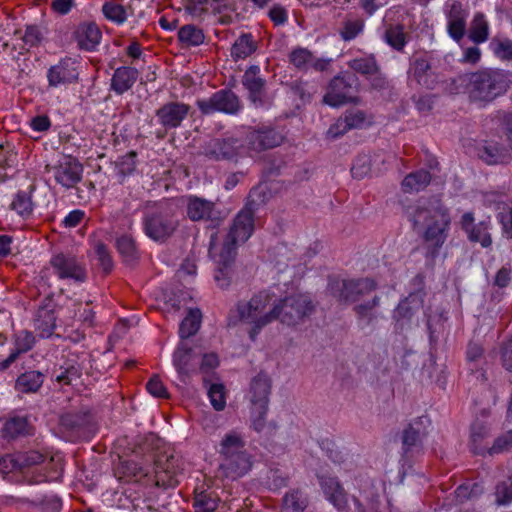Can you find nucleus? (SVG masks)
<instances>
[{"mask_svg": "<svg viewBox=\"0 0 512 512\" xmlns=\"http://www.w3.org/2000/svg\"><path fill=\"white\" fill-rule=\"evenodd\" d=\"M146 388L147 391L154 397L163 398L168 396L165 386L163 385L162 381L157 377L151 378L148 381Z\"/></svg>", "mask_w": 512, "mask_h": 512, "instance_id": "54", "label": "nucleus"}, {"mask_svg": "<svg viewBox=\"0 0 512 512\" xmlns=\"http://www.w3.org/2000/svg\"><path fill=\"white\" fill-rule=\"evenodd\" d=\"M271 296L261 292L249 301L240 302L237 312L241 321L249 325V337L255 340L261 330L279 319L286 325H295L313 310L308 295L297 294L271 303Z\"/></svg>", "mask_w": 512, "mask_h": 512, "instance_id": "1", "label": "nucleus"}, {"mask_svg": "<svg viewBox=\"0 0 512 512\" xmlns=\"http://www.w3.org/2000/svg\"><path fill=\"white\" fill-rule=\"evenodd\" d=\"M260 68L251 66L243 75V85L249 92L250 100L255 106L263 104V87L264 80L259 76Z\"/></svg>", "mask_w": 512, "mask_h": 512, "instance_id": "19", "label": "nucleus"}, {"mask_svg": "<svg viewBox=\"0 0 512 512\" xmlns=\"http://www.w3.org/2000/svg\"><path fill=\"white\" fill-rule=\"evenodd\" d=\"M502 363L504 368L512 376V338L509 339L503 347L502 351Z\"/></svg>", "mask_w": 512, "mask_h": 512, "instance_id": "64", "label": "nucleus"}, {"mask_svg": "<svg viewBox=\"0 0 512 512\" xmlns=\"http://www.w3.org/2000/svg\"><path fill=\"white\" fill-rule=\"evenodd\" d=\"M199 109L205 113L223 112L227 114H235L240 109L238 97L231 91H219L209 99H201L197 101Z\"/></svg>", "mask_w": 512, "mask_h": 512, "instance_id": "8", "label": "nucleus"}, {"mask_svg": "<svg viewBox=\"0 0 512 512\" xmlns=\"http://www.w3.org/2000/svg\"><path fill=\"white\" fill-rule=\"evenodd\" d=\"M250 143L256 151L280 145L282 136L274 130L257 131L250 135Z\"/></svg>", "mask_w": 512, "mask_h": 512, "instance_id": "26", "label": "nucleus"}, {"mask_svg": "<svg viewBox=\"0 0 512 512\" xmlns=\"http://www.w3.org/2000/svg\"><path fill=\"white\" fill-rule=\"evenodd\" d=\"M291 63L300 69H307L315 66L317 69H323L324 65L320 62H314V57L310 51L304 48H298L290 54Z\"/></svg>", "mask_w": 512, "mask_h": 512, "instance_id": "34", "label": "nucleus"}, {"mask_svg": "<svg viewBox=\"0 0 512 512\" xmlns=\"http://www.w3.org/2000/svg\"><path fill=\"white\" fill-rule=\"evenodd\" d=\"M136 154L131 152L120 157L116 162V168L119 174L126 176L131 174L136 166Z\"/></svg>", "mask_w": 512, "mask_h": 512, "instance_id": "49", "label": "nucleus"}, {"mask_svg": "<svg viewBox=\"0 0 512 512\" xmlns=\"http://www.w3.org/2000/svg\"><path fill=\"white\" fill-rule=\"evenodd\" d=\"M34 328L42 338L52 336L56 328V316L53 308L46 305L37 310L34 319Z\"/></svg>", "mask_w": 512, "mask_h": 512, "instance_id": "22", "label": "nucleus"}, {"mask_svg": "<svg viewBox=\"0 0 512 512\" xmlns=\"http://www.w3.org/2000/svg\"><path fill=\"white\" fill-rule=\"evenodd\" d=\"M469 38L475 44H481L489 38V23L482 13H476L471 22Z\"/></svg>", "mask_w": 512, "mask_h": 512, "instance_id": "29", "label": "nucleus"}, {"mask_svg": "<svg viewBox=\"0 0 512 512\" xmlns=\"http://www.w3.org/2000/svg\"><path fill=\"white\" fill-rule=\"evenodd\" d=\"M74 306L78 307V310L75 311L73 315L74 318H78L79 320L88 324H91L93 322L94 314L92 309L89 307L88 303H86L85 305L74 304Z\"/></svg>", "mask_w": 512, "mask_h": 512, "instance_id": "57", "label": "nucleus"}, {"mask_svg": "<svg viewBox=\"0 0 512 512\" xmlns=\"http://www.w3.org/2000/svg\"><path fill=\"white\" fill-rule=\"evenodd\" d=\"M51 126L50 119L46 115H39L31 119L30 127L37 132L47 131Z\"/></svg>", "mask_w": 512, "mask_h": 512, "instance_id": "62", "label": "nucleus"}, {"mask_svg": "<svg viewBox=\"0 0 512 512\" xmlns=\"http://www.w3.org/2000/svg\"><path fill=\"white\" fill-rule=\"evenodd\" d=\"M457 81L465 87L469 98L477 103H488L507 89L506 76L502 71L486 69L464 74Z\"/></svg>", "mask_w": 512, "mask_h": 512, "instance_id": "5", "label": "nucleus"}, {"mask_svg": "<svg viewBox=\"0 0 512 512\" xmlns=\"http://www.w3.org/2000/svg\"><path fill=\"white\" fill-rule=\"evenodd\" d=\"M102 13L108 21L116 25L124 24L128 17L125 7L115 1H106L102 5Z\"/></svg>", "mask_w": 512, "mask_h": 512, "instance_id": "33", "label": "nucleus"}, {"mask_svg": "<svg viewBox=\"0 0 512 512\" xmlns=\"http://www.w3.org/2000/svg\"><path fill=\"white\" fill-rule=\"evenodd\" d=\"M384 38L387 44L397 50H401L405 45V34L400 26H393L387 29Z\"/></svg>", "mask_w": 512, "mask_h": 512, "instance_id": "47", "label": "nucleus"}, {"mask_svg": "<svg viewBox=\"0 0 512 512\" xmlns=\"http://www.w3.org/2000/svg\"><path fill=\"white\" fill-rule=\"evenodd\" d=\"M189 107L182 103H168L157 111L159 122L166 128H176L185 119Z\"/></svg>", "mask_w": 512, "mask_h": 512, "instance_id": "18", "label": "nucleus"}, {"mask_svg": "<svg viewBox=\"0 0 512 512\" xmlns=\"http://www.w3.org/2000/svg\"><path fill=\"white\" fill-rule=\"evenodd\" d=\"M479 157L487 164H497L503 161L505 150L494 143H486L479 149Z\"/></svg>", "mask_w": 512, "mask_h": 512, "instance_id": "39", "label": "nucleus"}, {"mask_svg": "<svg viewBox=\"0 0 512 512\" xmlns=\"http://www.w3.org/2000/svg\"><path fill=\"white\" fill-rule=\"evenodd\" d=\"M116 247L126 263H133L138 256L134 239L129 235H123L116 241Z\"/></svg>", "mask_w": 512, "mask_h": 512, "instance_id": "38", "label": "nucleus"}, {"mask_svg": "<svg viewBox=\"0 0 512 512\" xmlns=\"http://www.w3.org/2000/svg\"><path fill=\"white\" fill-rule=\"evenodd\" d=\"M510 448H512V430L509 431L505 436L498 438L491 448V451L493 453H497Z\"/></svg>", "mask_w": 512, "mask_h": 512, "instance_id": "63", "label": "nucleus"}, {"mask_svg": "<svg viewBox=\"0 0 512 512\" xmlns=\"http://www.w3.org/2000/svg\"><path fill=\"white\" fill-rule=\"evenodd\" d=\"M254 231L253 215L249 210H242L236 216L223 247H218L215 239L211 238L209 254L218 268L214 279L217 285L225 288L230 283V263L234 259L238 244L246 242Z\"/></svg>", "mask_w": 512, "mask_h": 512, "instance_id": "2", "label": "nucleus"}, {"mask_svg": "<svg viewBox=\"0 0 512 512\" xmlns=\"http://www.w3.org/2000/svg\"><path fill=\"white\" fill-rule=\"evenodd\" d=\"M245 445L244 436L236 430L225 433L220 439L217 446L221 457L220 470L227 478L237 479L250 470L252 462Z\"/></svg>", "mask_w": 512, "mask_h": 512, "instance_id": "4", "label": "nucleus"}, {"mask_svg": "<svg viewBox=\"0 0 512 512\" xmlns=\"http://www.w3.org/2000/svg\"><path fill=\"white\" fill-rule=\"evenodd\" d=\"M489 433V428L485 423L476 420L471 427V438L474 443L485 438Z\"/></svg>", "mask_w": 512, "mask_h": 512, "instance_id": "58", "label": "nucleus"}, {"mask_svg": "<svg viewBox=\"0 0 512 512\" xmlns=\"http://www.w3.org/2000/svg\"><path fill=\"white\" fill-rule=\"evenodd\" d=\"M431 180L426 170H419L407 175L402 181V190L406 193L419 192L423 190Z\"/></svg>", "mask_w": 512, "mask_h": 512, "instance_id": "30", "label": "nucleus"}, {"mask_svg": "<svg viewBox=\"0 0 512 512\" xmlns=\"http://www.w3.org/2000/svg\"><path fill=\"white\" fill-rule=\"evenodd\" d=\"M306 505V497L300 491L294 490L285 495L281 512H303Z\"/></svg>", "mask_w": 512, "mask_h": 512, "instance_id": "36", "label": "nucleus"}, {"mask_svg": "<svg viewBox=\"0 0 512 512\" xmlns=\"http://www.w3.org/2000/svg\"><path fill=\"white\" fill-rule=\"evenodd\" d=\"M364 26V21L360 18H347L340 30V36L344 41H351L362 33Z\"/></svg>", "mask_w": 512, "mask_h": 512, "instance_id": "42", "label": "nucleus"}, {"mask_svg": "<svg viewBox=\"0 0 512 512\" xmlns=\"http://www.w3.org/2000/svg\"><path fill=\"white\" fill-rule=\"evenodd\" d=\"M85 212L80 209H75L69 212L63 219L65 227L72 228L77 226L84 218Z\"/></svg>", "mask_w": 512, "mask_h": 512, "instance_id": "61", "label": "nucleus"}, {"mask_svg": "<svg viewBox=\"0 0 512 512\" xmlns=\"http://www.w3.org/2000/svg\"><path fill=\"white\" fill-rule=\"evenodd\" d=\"M44 376L38 371H28L16 380V389L20 392H36L43 384Z\"/></svg>", "mask_w": 512, "mask_h": 512, "instance_id": "31", "label": "nucleus"}, {"mask_svg": "<svg viewBox=\"0 0 512 512\" xmlns=\"http://www.w3.org/2000/svg\"><path fill=\"white\" fill-rule=\"evenodd\" d=\"M78 75L75 60L64 58L48 70L47 78L50 86L60 87L76 81Z\"/></svg>", "mask_w": 512, "mask_h": 512, "instance_id": "14", "label": "nucleus"}, {"mask_svg": "<svg viewBox=\"0 0 512 512\" xmlns=\"http://www.w3.org/2000/svg\"><path fill=\"white\" fill-rule=\"evenodd\" d=\"M51 266L59 279H71L78 282L85 280V271L72 256L58 254L52 257Z\"/></svg>", "mask_w": 512, "mask_h": 512, "instance_id": "13", "label": "nucleus"}, {"mask_svg": "<svg viewBox=\"0 0 512 512\" xmlns=\"http://www.w3.org/2000/svg\"><path fill=\"white\" fill-rule=\"evenodd\" d=\"M350 66L353 70L362 74H373L377 70L376 63L372 58L354 59Z\"/></svg>", "mask_w": 512, "mask_h": 512, "instance_id": "51", "label": "nucleus"}, {"mask_svg": "<svg viewBox=\"0 0 512 512\" xmlns=\"http://www.w3.org/2000/svg\"><path fill=\"white\" fill-rule=\"evenodd\" d=\"M19 469L28 468L44 461V456L38 451H29L16 455Z\"/></svg>", "mask_w": 512, "mask_h": 512, "instance_id": "48", "label": "nucleus"}, {"mask_svg": "<svg viewBox=\"0 0 512 512\" xmlns=\"http://www.w3.org/2000/svg\"><path fill=\"white\" fill-rule=\"evenodd\" d=\"M512 501V482L499 484L496 488V502L498 505H506Z\"/></svg>", "mask_w": 512, "mask_h": 512, "instance_id": "53", "label": "nucleus"}, {"mask_svg": "<svg viewBox=\"0 0 512 512\" xmlns=\"http://www.w3.org/2000/svg\"><path fill=\"white\" fill-rule=\"evenodd\" d=\"M145 234L154 241L162 242L176 229V221L161 213L147 215L143 220Z\"/></svg>", "mask_w": 512, "mask_h": 512, "instance_id": "9", "label": "nucleus"}, {"mask_svg": "<svg viewBox=\"0 0 512 512\" xmlns=\"http://www.w3.org/2000/svg\"><path fill=\"white\" fill-rule=\"evenodd\" d=\"M480 492V487L478 484H464L459 486L455 490V497L458 502H463L467 499H470L473 495Z\"/></svg>", "mask_w": 512, "mask_h": 512, "instance_id": "52", "label": "nucleus"}, {"mask_svg": "<svg viewBox=\"0 0 512 512\" xmlns=\"http://www.w3.org/2000/svg\"><path fill=\"white\" fill-rule=\"evenodd\" d=\"M489 46L497 58L501 60L512 59V40L494 38Z\"/></svg>", "mask_w": 512, "mask_h": 512, "instance_id": "43", "label": "nucleus"}, {"mask_svg": "<svg viewBox=\"0 0 512 512\" xmlns=\"http://www.w3.org/2000/svg\"><path fill=\"white\" fill-rule=\"evenodd\" d=\"M357 83L354 75L335 77L329 84L324 102L331 107L356 101Z\"/></svg>", "mask_w": 512, "mask_h": 512, "instance_id": "7", "label": "nucleus"}, {"mask_svg": "<svg viewBox=\"0 0 512 512\" xmlns=\"http://www.w3.org/2000/svg\"><path fill=\"white\" fill-rule=\"evenodd\" d=\"M468 13L458 1L446 5L447 30L449 36L459 42L465 33Z\"/></svg>", "mask_w": 512, "mask_h": 512, "instance_id": "15", "label": "nucleus"}, {"mask_svg": "<svg viewBox=\"0 0 512 512\" xmlns=\"http://www.w3.org/2000/svg\"><path fill=\"white\" fill-rule=\"evenodd\" d=\"M240 145L235 139L220 140L214 139L206 146V154L215 159H229L238 154Z\"/></svg>", "mask_w": 512, "mask_h": 512, "instance_id": "21", "label": "nucleus"}, {"mask_svg": "<svg viewBox=\"0 0 512 512\" xmlns=\"http://www.w3.org/2000/svg\"><path fill=\"white\" fill-rule=\"evenodd\" d=\"M375 283L370 279L335 281L329 286V289L340 301H355L356 295L372 291Z\"/></svg>", "mask_w": 512, "mask_h": 512, "instance_id": "11", "label": "nucleus"}, {"mask_svg": "<svg viewBox=\"0 0 512 512\" xmlns=\"http://www.w3.org/2000/svg\"><path fill=\"white\" fill-rule=\"evenodd\" d=\"M195 350L187 342L181 341L173 353V365L181 379L195 371Z\"/></svg>", "mask_w": 512, "mask_h": 512, "instance_id": "16", "label": "nucleus"}, {"mask_svg": "<svg viewBox=\"0 0 512 512\" xmlns=\"http://www.w3.org/2000/svg\"><path fill=\"white\" fill-rule=\"evenodd\" d=\"M27 430V421L24 418H11L4 422L1 433L5 439L15 438L22 435Z\"/></svg>", "mask_w": 512, "mask_h": 512, "instance_id": "40", "label": "nucleus"}, {"mask_svg": "<svg viewBox=\"0 0 512 512\" xmlns=\"http://www.w3.org/2000/svg\"><path fill=\"white\" fill-rule=\"evenodd\" d=\"M138 71L131 67H120L116 69L112 78V88L118 94L129 90L136 82Z\"/></svg>", "mask_w": 512, "mask_h": 512, "instance_id": "25", "label": "nucleus"}, {"mask_svg": "<svg viewBox=\"0 0 512 512\" xmlns=\"http://www.w3.org/2000/svg\"><path fill=\"white\" fill-rule=\"evenodd\" d=\"M202 314L199 309H190L187 316L181 322L179 335L182 340L197 333L200 328Z\"/></svg>", "mask_w": 512, "mask_h": 512, "instance_id": "32", "label": "nucleus"}, {"mask_svg": "<svg viewBox=\"0 0 512 512\" xmlns=\"http://www.w3.org/2000/svg\"><path fill=\"white\" fill-rule=\"evenodd\" d=\"M11 207L22 217L29 216L33 210L31 198L25 193H18L15 196Z\"/></svg>", "mask_w": 512, "mask_h": 512, "instance_id": "46", "label": "nucleus"}, {"mask_svg": "<svg viewBox=\"0 0 512 512\" xmlns=\"http://www.w3.org/2000/svg\"><path fill=\"white\" fill-rule=\"evenodd\" d=\"M75 39L81 49L91 51L99 45L102 33L95 23H83L76 29Z\"/></svg>", "mask_w": 512, "mask_h": 512, "instance_id": "20", "label": "nucleus"}, {"mask_svg": "<svg viewBox=\"0 0 512 512\" xmlns=\"http://www.w3.org/2000/svg\"><path fill=\"white\" fill-rule=\"evenodd\" d=\"M208 396L215 410L222 411L225 408V387L222 384H212L208 390Z\"/></svg>", "mask_w": 512, "mask_h": 512, "instance_id": "45", "label": "nucleus"}, {"mask_svg": "<svg viewBox=\"0 0 512 512\" xmlns=\"http://www.w3.org/2000/svg\"><path fill=\"white\" fill-rule=\"evenodd\" d=\"M219 364V359L217 354L211 352L206 353L202 357V361L200 364V370L204 373H208L209 371L215 369Z\"/></svg>", "mask_w": 512, "mask_h": 512, "instance_id": "59", "label": "nucleus"}, {"mask_svg": "<svg viewBox=\"0 0 512 512\" xmlns=\"http://www.w3.org/2000/svg\"><path fill=\"white\" fill-rule=\"evenodd\" d=\"M179 40L186 46H199L204 42L203 31L194 25H185L178 31Z\"/></svg>", "mask_w": 512, "mask_h": 512, "instance_id": "37", "label": "nucleus"}, {"mask_svg": "<svg viewBox=\"0 0 512 512\" xmlns=\"http://www.w3.org/2000/svg\"><path fill=\"white\" fill-rule=\"evenodd\" d=\"M48 466L51 467V471L41 481H59L63 473L62 457L59 455L52 457L47 464Z\"/></svg>", "mask_w": 512, "mask_h": 512, "instance_id": "50", "label": "nucleus"}, {"mask_svg": "<svg viewBox=\"0 0 512 512\" xmlns=\"http://www.w3.org/2000/svg\"><path fill=\"white\" fill-rule=\"evenodd\" d=\"M414 226L423 230L425 242L435 250L445 243L451 225V217L447 207L438 199L421 202L407 211Z\"/></svg>", "mask_w": 512, "mask_h": 512, "instance_id": "3", "label": "nucleus"}, {"mask_svg": "<svg viewBox=\"0 0 512 512\" xmlns=\"http://www.w3.org/2000/svg\"><path fill=\"white\" fill-rule=\"evenodd\" d=\"M196 512H215L218 502L211 494L204 492L198 493L194 499Z\"/></svg>", "mask_w": 512, "mask_h": 512, "instance_id": "44", "label": "nucleus"}, {"mask_svg": "<svg viewBox=\"0 0 512 512\" xmlns=\"http://www.w3.org/2000/svg\"><path fill=\"white\" fill-rule=\"evenodd\" d=\"M213 203L195 196L187 197V214L193 221L206 219L210 216Z\"/></svg>", "mask_w": 512, "mask_h": 512, "instance_id": "27", "label": "nucleus"}, {"mask_svg": "<svg viewBox=\"0 0 512 512\" xmlns=\"http://www.w3.org/2000/svg\"><path fill=\"white\" fill-rule=\"evenodd\" d=\"M320 483L329 502L339 510L344 509L347 497L338 481L333 477H321Z\"/></svg>", "mask_w": 512, "mask_h": 512, "instance_id": "23", "label": "nucleus"}, {"mask_svg": "<svg viewBox=\"0 0 512 512\" xmlns=\"http://www.w3.org/2000/svg\"><path fill=\"white\" fill-rule=\"evenodd\" d=\"M270 392L271 380L266 374L260 373L253 378L247 397L251 405L252 425L256 431L264 427Z\"/></svg>", "mask_w": 512, "mask_h": 512, "instance_id": "6", "label": "nucleus"}, {"mask_svg": "<svg viewBox=\"0 0 512 512\" xmlns=\"http://www.w3.org/2000/svg\"><path fill=\"white\" fill-rule=\"evenodd\" d=\"M460 225L471 242L480 243L482 247H489L492 244L489 219L475 223L473 213L465 212L461 217Z\"/></svg>", "mask_w": 512, "mask_h": 512, "instance_id": "10", "label": "nucleus"}, {"mask_svg": "<svg viewBox=\"0 0 512 512\" xmlns=\"http://www.w3.org/2000/svg\"><path fill=\"white\" fill-rule=\"evenodd\" d=\"M53 172L58 184L65 188H71L81 180L83 168L75 158L64 156L53 168Z\"/></svg>", "mask_w": 512, "mask_h": 512, "instance_id": "12", "label": "nucleus"}, {"mask_svg": "<svg viewBox=\"0 0 512 512\" xmlns=\"http://www.w3.org/2000/svg\"><path fill=\"white\" fill-rule=\"evenodd\" d=\"M95 254L104 270H110L112 267V260L107 247L102 243H97L95 245Z\"/></svg>", "mask_w": 512, "mask_h": 512, "instance_id": "55", "label": "nucleus"}, {"mask_svg": "<svg viewBox=\"0 0 512 512\" xmlns=\"http://www.w3.org/2000/svg\"><path fill=\"white\" fill-rule=\"evenodd\" d=\"M429 420L426 417H420L415 422L411 423L409 427L404 431L403 442L407 446L415 445L422 436L425 434L424 428Z\"/></svg>", "mask_w": 512, "mask_h": 512, "instance_id": "35", "label": "nucleus"}, {"mask_svg": "<svg viewBox=\"0 0 512 512\" xmlns=\"http://www.w3.org/2000/svg\"><path fill=\"white\" fill-rule=\"evenodd\" d=\"M365 114L361 111L351 112L345 116L344 120H339L334 126L328 130V135L335 138L344 133L347 129L361 128L368 124Z\"/></svg>", "mask_w": 512, "mask_h": 512, "instance_id": "24", "label": "nucleus"}, {"mask_svg": "<svg viewBox=\"0 0 512 512\" xmlns=\"http://www.w3.org/2000/svg\"><path fill=\"white\" fill-rule=\"evenodd\" d=\"M257 45L251 34L240 35L231 47V57L235 60H241L249 57L256 51Z\"/></svg>", "mask_w": 512, "mask_h": 512, "instance_id": "28", "label": "nucleus"}, {"mask_svg": "<svg viewBox=\"0 0 512 512\" xmlns=\"http://www.w3.org/2000/svg\"><path fill=\"white\" fill-rule=\"evenodd\" d=\"M23 41L30 47L37 45L41 41V33L35 26H29L26 28Z\"/></svg>", "mask_w": 512, "mask_h": 512, "instance_id": "60", "label": "nucleus"}, {"mask_svg": "<svg viewBox=\"0 0 512 512\" xmlns=\"http://www.w3.org/2000/svg\"><path fill=\"white\" fill-rule=\"evenodd\" d=\"M498 220L502 226L503 236L507 239L512 238V206L508 203L497 202Z\"/></svg>", "mask_w": 512, "mask_h": 512, "instance_id": "41", "label": "nucleus"}, {"mask_svg": "<svg viewBox=\"0 0 512 512\" xmlns=\"http://www.w3.org/2000/svg\"><path fill=\"white\" fill-rule=\"evenodd\" d=\"M17 469H19V464L16 455H6L0 458L1 474L6 475Z\"/></svg>", "mask_w": 512, "mask_h": 512, "instance_id": "56", "label": "nucleus"}, {"mask_svg": "<svg viewBox=\"0 0 512 512\" xmlns=\"http://www.w3.org/2000/svg\"><path fill=\"white\" fill-rule=\"evenodd\" d=\"M36 343L35 337L32 332L21 330L13 336V348L8 357L0 361V370H6L17 358L28 351H30Z\"/></svg>", "mask_w": 512, "mask_h": 512, "instance_id": "17", "label": "nucleus"}]
</instances>
